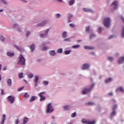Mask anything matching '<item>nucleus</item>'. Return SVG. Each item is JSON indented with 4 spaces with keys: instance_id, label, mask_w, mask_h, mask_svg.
Segmentation results:
<instances>
[{
    "instance_id": "nucleus-1",
    "label": "nucleus",
    "mask_w": 124,
    "mask_h": 124,
    "mask_svg": "<svg viewBox=\"0 0 124 124\" xmlns=\"http://www.w3.org/2000/svg\"><path fill=\"white\" fill-rule=\"evenodd\" d=\"M17 64H21L22 65H25L26 64V59H25V58H24V56L22 54L19 57V61Z\"/></svg>"
},
{
    "instance_id": "nucleus-2",
    "label": "nucleus",
    "mask_w": 124,
    "mask_h": 124,
    "mask_svg": "<svg viewBox=\"0 0 124 124\" xmlns=\"http://www.w3.org/2000/svg\"><path fill=\"white\" fill-rule=\"evenodd\" d=\"M111 23V19L109 17L105 18L104 19V25L106 28L110 27V23Z\"/></svg>"
},
{
    "instance_id": "nucleus-3",
    "label": "nucleus",
    "mask_w": 124,
    "mask_h": 124,
    "mask_svg": "<svg viewBox=\"0 0 124 124\" xmlns=\"http://www.w3.org/2000/svg\"><path fill=\"white\" fill-rule=\"evenodd\" d=\"M94 87V84H93L90 88L89 89H87V88H84L82 91V94H86V93H88L93 89V87Z\"/></svg>"
},
{
    "instance_id": "nucleus-4",
    "label": "nucleus",
    "mask_w": 124,
    "mask_h": 124,
    "mask_svg": "<svg viewBox=\"0 0 124 124\" xmlns=\"http://www.w3.org/2000/svg\"><path fill=\"white\" fill-rule=\"evenodd\" d=\"M81 123L82 124H95V121H90L89 120H87L86 119H82L81 120Z\"/></svg>"
},
{
    "instance_id": "nucleus-5",
    "label": "nucleus",
    "mask_w": 124,
    "mask_h": 124,
    "mask_svg": "<svg viewBox=\"0 0 124 124\" xmlns=\"http://www.w3.org/2000/svg\"><path fill=\"white\" fill-rule=\"evenodd\" d=\"M7 101L12 104L15 101V97L13 96H9L7 97Z\"/></svg>"
},
{
    "instance_id": "nucleus-6",
    "label": "nucleus",
    "mask_w": 124,
    "mask_h": 124,
    "mask_svg": "<svg viewBox=\"0 0 124 124\" xmlns=\"http://www.w3.org/2000/svg\"><path fill=\"white\" fill-rule=\"evenodd\" d=\"M111 6L113 9H117V8H118V1L115 0L113 1L111 4Z\"/></svg>"
},
{
    "instance_id": "nucleus-7",
    "label": "nucleus",
    "mask_w": 124,
    "mask_h": 124,
    "mask_svg": "<svg viewBox=\"0 0 124 124\" xmlns=\"http://www.w3.org/2000/svg\"><path fill=\"white\" fill-rule=\"evenodd\" d=\"M44 93H45V92H41L40 93H39L38 95L40 97V101H42L43 100H45V97L43 96V94H44Z\"/></svg>"
},
{
    "instance_id": "nucleus-8",
    "label": "nucleus",
    "mask_w": 124,
    "mask_h": 124,
    "mask_svg": "<svg viewBox=\"0 0 124 124\" xmlns=\"http://www.w3.org/2000/svg\"><path fill=\"white\" fill-rule=\"evenodd\" d=\"M89 67H90V64L84 63L83 64L82 67V70H86V69H89Z\"/></svg>"
},
{
    "instance_id": "nucleus-9",
    "label": "nucleus",
    "mask_w": 124,
    "mask_h": 124,
    "mask_svg": "<svg viewBox=\"0 0 124 124\" xmlns=\"http://www.w3.org/2000/svg\"><path fill=\"white\" fill-rule=\"evenodd\" d=\"M82 10L84 12H91V13H93V10L88 8H83L82 9Z\"/></svg>"
},
{
    "instance_id": "nucleus-10",
    "label": "nucleus",
    "mask_w": 124,
    "mask_h": 124,
    "mask_svg": "<svg viewBox=\"0 0 124 124\" xmlns=\"http://www.w3.org/2000/svg\"><path fill=\"white\" fill-rule=\"evenodd\" d=\"M5 120H6L5 114H3L1 117L0 124H4V122H5Z\"/></svg>"
},
{
    "instance_id": "nucleus-11",
    "label": "nucleus",
    "mask_w": 124,
    "mask_h": 124,
    "mask_svg": "<svg viewBox=\"0 0 124 124\" xmlns=\"http://www.w3.org/2000/svg\"><path fill=\"white\" fill-rule=\"evenodd\" d=\"M46 25V21H44L41 23H38L37 24V27H43V26H45Z\"/></svg>"
},
{
    "instance_id": "nucleus-12",
    "label": "nucleus",
    "mask_w": 124,
    "mask_h": 124,
    "mask_svg": "<svg viewBox=\"0 0 124 124\" xmlns=\"http://www.w3.org/2000/svg\"><path fill=\"white\" fill-rule=\"evenodd\" d=\"M7 56H8V57H14V55H15V54L13 52H8L6 53Z\"/></svg>"
},
{
    "instance_id": "nucleus-13",
    "label": "nucleus",
    "mask_w": 124,
    "mask_h": 124,
    "mask_svg": "<svg viewBox=\"0 0 124 124\" xmlns=\"http://www.w3.org/2000/svg\"><path fill=\"white\" fill-rule=\"evenodd\" d=\"M38 79H39L38 77L37 76L35 77V80L34 81V82L35 84L34 85L35 87H36V86H37V82H38Z\"/></svg>"
},
{
    "instance_id": "nucleus-14",
    "label": "nucleus",
    "mask_w": 124,
    "mask_h": 124,
    "mask_svg": "<svg viewBox=\"0 0 124 124\" xmlns=\"http://www.w3.org/2000/svg\"><path fill=\"white\" fill-rule=\"evenodd\" d=\"M30 48L31 52H33L34 51V49H35V46H34V44L31 45L30 46Z\"/></svg>"
},
{
    "instance_id": "nucleus-15",
    "label": "nucleus",
    "mask_w": 124,
    "mask_h": 124,
    "mask_svg": "<svg viewBox=\"0 0 124 124\" xmlns=\"http://www.w3.org/2000/svg\"><path fill=\"white\" fill-rule=\"evenodd\" d=\"M84 49H88V50H93V49H94V47L86 46H84Z\"/></svg>"
},
{
    "instance_id": "nucleus-16",
    "label": "nucleus",
    "mask_w": 124,
    "mask_h": 124,
    "mask_svg": "<svg viewBox=\"0 0 124 124\" xmlns=\"http://www.w3.org/2000/svg\"><path fill=\"white\" fill-rule=\"evenodd\" d=\"M37 97L36 96H32L31 97L30 99L29 100V102H32V101H34V100H36Z\"/></svg>"
},
{
    "instance_id": "nucleus-17",
    "label": "nucleus",
    "mask_w": 124,
    "mask_h": 124,
    "mask_svg": "<svg viewBox=\"0 0 124 124\" xmlns=\"http://www.w3.org/2000/svg\"><path fill=\"white\" fill-rule=\"evenodd\" d=\"M124 61V57H121L118 60V63H123Z\"/></svg>"
},
{
    "instance_id": "nucleus-18",
    "label": "nucleus",
    "mask_w": 124,
    "mask_h": 124,
    "mask_svg": "<svg viewBox=\"0 0 124 124\" xmlns=\"http://www.w3.org/2000/svg\"><path fill=\"white\" fill-rule=\"evenodd\" d=\"M43 46H44L42 48V51H46V50H48V46H45V44L43 43Z\"/></svg>"
},
{
    "instance_id": "nucleus-19",
    "label": "nucleus",
    "mask_w": 124,
    "mask_h": 124,
    "mask_svg": "<svg viewBox=\"0 0 124 124\" xmlns=\"http://www.w3.org/2000/svg\"><path fill=\"white\" fill-rule=\"evenodd\" d=\"M112 80H113V78H109L108 79L106 80L105 83H106V84H107L108 83H110V82H112Z\"/></svg>"
},
{
    "instance_id": "nucleus-20",
    "label": "nucleus",
    "mask_w": 124,
    "mask_h": 124,
    "mask_svg": "<svg viewBox=\"0 0 124 124\" xmlns=\"http://www.w3.org/2000/svg\"><path fill=\"white\" fill-rule=\"evenodd\" d=\"M49 55L54 56L55 55H56V51L55 50H50L49 51Z\"/></svg>"
},
{
    "instance_id": "nucleus-21",
    "label": "nucleus",
    "mask_w": 124,
    "mask_h": 124,
    "mask_svg": "<svg viewBox=\"0 0 124 124\" xmlns=\"http://www.w3.org/2000/svg\"><path fill=\"white\" fill-rule=\"evenodd\" d=\"M118 91H119V92H121V93H124V88L122 87H120L118 89H116V92Z\"/></svg>"
},
{
    "instance_id": "nucleus-22",
    "label": "nucleus",
    "mask_w": 124,
    "mask_h": 124,
    "mask_svg": "<svg viewBox=\"0 0 124 124\" xmlns=\"http://www.w3.org/2000/svg\"><path fill=\"white\" fill-rule=\"evenodd\" d=\"M23 124H27V123L29 122V118H28L27 117H25L23 119Z\"/></svg>"
},
{
    "instance_id": "nucleus-23",
    "label": "nucleus",
    "mask_w": 124,
    "mask_h": 124,
    "mask_svg": "<svg viewBox=\"0 0 124 124\" xmlns=\"http://www.w3.org/2000/svg\"><path fill=\"white\" fill-rule=\"evenodd\" d=\"M75 1V0H71L70 1H69V5L70 6H71L72 4H74Z\"/></svg>"
},
{
    "instance_id": "nucleus-24",
    "label": "nucleus",
    "mask_w": 124,
    "mask_h": 124,
    "mask_svg": "<svg viewBox=\"0 0 124 124\" xmlns=\"http://www.w3.org/2000/svg\"><path fill=\"white\" fill-rule=\"evenodd\" d=\"M66 36H67V35L66 34V32L65 31L63 32V33H62V38H66Z\"/></svg>"
},
{
    "instance_id": "nucleus-25",
    "label": "nucleus",
    "mask_w": 124,
    "mask_h": 124,
    "mask_svg": "<svg viewBox=\"0 0 124 124\" xmlns=\"http://www.w3.org/2000/svg\"><path fill=\"white\" fill-rule=\"evenodd\" d=\"M7 84L8 86H11V84H12L11 79L9 78L8 79L7 81Z\"/></svg>"
},
{
    "instance_id": "nucleus-26",
    "label": "nucleus",
    "mask_w": 124,
    "mask_h": 124,
    "mask_svg": "<svg viewBox=\"0 0 124 124\" xmlns=\"http://www.w3.org/2000/svg\"><path fill=\"white\" fill-rule=\"evenodd\" d=\"M86 105H88V106H90L91 105H94V103L93 102H88L86 103Z\"/></svg>"
},
{
    "instance_id": "nucleus-27",
    "label": "nucleus",
    "mask_w": 124,
    "mask_h": 124,
    "mask_svg": "<svg viewBox=\"0 0 124 124\" xmlns=\"http://www.w3.org/2000/svg\"><path fill=\"white\" fill-rule=\"evenodd\" d=\"M23 75H24V74L23 73H20L18 74V78L20 79H22L23 78Z\"/></svg>"
},
{
    "instance_id": "nucleus-28",
    "label": "nucleus",
    "mask_w": 124,
    "mask_h": 124,
    "mask_svg": "<svg viewBox=\"0 0 124 124\" xmlns=\"http://www.w3.org/2000/svg\"><path fill=\"white\" fill-rule=\"evenodd\" d=\"M80 47V45H77L75 46H72V48H74V49H78Z\"/></svg>"
},
{
    "instance_id": "nucleus-29",
    "label": "nucleus",
    "mask_w": 124,
    "mask_h": 124,
    "mask_svg": "<svg viewBox=\"0 0 124 124\" xmlns=\"http://www.w3.org/2000/svg\"><path fill=\"white\" fill-rule=\"evenodd\" d=\"M48 32H49V29H47L45 31L44 34L46 36H47V35H48Z\"/></svg>"
},
{
    "instance_id": "nucleus-30",
    "label": "nucleus",
    "mask_w": 124,
    "mask_h": 124,
    "mask_svg": "<svg viewBox=\"0 0 124 124\" xmlns=\"http://www.w3.org/2000/svg\"><path fill=\"white\" fill-rule=\"evenodd\" d=\"M116 115V110H113V111L111 113V117H114Z\"/></svg>"
},
{
    "instance_id": "nucleus-31",
    "label": "nucleus",
    "mask_w": 124,
    "mask_h": 124,
    "mask_svg": "<svg viewBox=\"0 0 124 124\" xmlns=\"http://www.w3.org/2000/svg\"><path fill=\"white\" fill-rule=\"evenodd\" d=\"M57 53H60V54H62V48H59L57 49Z\"/></svg>"
},
{
    "instance_id": "nucleus-32",
    "label": "nucleus",
    "mask_w": 124,
    "mask_h": 124,
    "mask_svg": "<svg viewBox=\"0 0 124 124\" xmlns=\"http://www.w3.org/2000/svg\"><path fill=\"white\" fill-rule=\"evenodd\" d=\"M15 47L17 49V50L19 51V52H21L22 51V48L18 47L17 46H15Z\"/></svg>"
},
{
    "instance_id": "nucleus-33",
    "label": "nucleus",
    "mask_w": 124,
    "mask_h": 124,
    "mask_svg": "<svg viewBox=\"0 0 124 124\" xmlns=\"http://www.w3.org/2000/svg\"><path fill=\"white\" fill-rule=\"evenodd\" d=\"M108 61H110V62H113V61H114V58L111 57H109L108 58Z\"/></svg>"
},
{
    "instance_id": "nucleus-34",
    "label": "nucleus",
    "mask_w": 124,
    "mask_h": 124,
    "mask_svg": "<svg viewBox=\"0 0 124 124\" xmlns=\"http://www.w3.org/2000/svg\"><path fill=\"white\" fill-rule=\"evenodd\" d=\"M54 110L53 109H47V113H52V112Z\"/></svg>"
},
{
    "instance_id": "nucleus-35",
    "label": "nucleus",
    "mask_w": 124,
    "mask_h": 124,
    "mask_svg": "<svg viewBox=\"0 0 124 124\" xmlns=\"http://www.w3.org/2000/svg\"><path fill=\"white\" fill-rule=\"evenodd\" d=\"M122 37L124 38V27L122 31Z\"/></svg>"
},
{
    "instance_id": "nucleus-36",
    "label": "nucleus",
    "mask_w": 124,
    "mask_h": 124,
    "mask_svg": "<svg viewBox=\"0 0 124 124\" xmlns=\"http://www.w3.org/2000/svg\"><path fill=\"white\" fill-rule=\"evenodd\" d=\"M51 108H52V104L50 103L47 106V109H51Z\"/></svg>"
},
{
    "instance_id": "nucleus-37",
    "label": "nucleus",
    "mask_w": 124,
    "mask_h": 124,
    "mask_svg": "<svg viewBox=\"0 0 124 124\" xmlns=\"http://www.w3.org/2000/svg\"><path fill=\"white\" fill-rule=\"evenodd\" d=\"M29 78H30V79H31V78H32V77H33V74H29L28 76Z\"/></svg>"
},
{
    "instance_id": "nucleus-38",
    "label": "nucleus",
    "mask_w": 124,
    "mask_h": 124,
    "mask_svg": "<svg viewBox=\"0 0 124 124\" xmlns=\"http://www.w3.org/2000/svg\"><path fill=\"white\" fill-rule=\"evenodd\" d=\"M29 94H28V93H25L24 94V97H29Z\"/></svg>"
},
{
    "instance_id": "nucleus-39",
    "label": "nucleus",
    "mask_w": 124,
    "mask_h": 124,
    "mask_svg": "<svg viewBox=\"0 0 124 124\" xmlns=\"http://www.w3.org/2000/svg\"><path fill=\"white\" fill-rule=\"evenodd\" d=\"M0 39L1 40V41H4V40H5V38H4L3 36H1L0 37Z\"/></svg>"
},
{
    "instance_id": "nucleus-40",
    "label": "nucleus",
    "mask_w": 124,
    "mask_h": 124,
    "mask_svg": "<svg viewBox=\"0 0 124 124\" xmlns=\"http://www.w3.org/2000/svg\"><path fill=\"white\" fill-rule=\"evenodd\" d=\"M90 31H91V28H90V26L87 27V28L86 27V31H87V32H90Z\"/></svg>"
},
{
    "instance_id": "nucleus-41",
    "label": "nucleus",
    "mask_w": 124,
    "mask_h": 124,
    "mask_svg": "<svg viewBox=\"0 0 124 124\" xmlns=\"http://www.w3.org/2000/svg\"><path fill=\"white\" fill-rule=\"evenodd\" d=\"M69 27H70V28H74V27H75V25H74V24H72V23H70V24H69Z\"/></svg>"
},
{
    "instance_id": "nucleus-42",
    "label": "nucleus",
    "mask_w": 124,
    "mask_h": 124,
    "mask_svg": "<svg viewBox=\"0 0 124 124\" xmlns=\"http://www.w3.org/2000/svg\"><path fill=\"white\" fill-rule=\"evenodd\" d=\"M68 19H70L71 18H72L73 17V16L71 14H69L68 15Z\"/></svg>"
},
{
    "instance_id": "nucleus-43",
    "label": "nucleus",
    "mask_w": 124,
    "mask_h": 124,
    "mask_svg": "<svg viewBox=\"0 0 124 124\" xmlns=\"http://www.w3.org/2000/svg\"><path fill=\"white\" fill-rule=\"evenodd\" d=\"M63 41L65 42H66V41L69 42V41H70V38H68L64 39L63 40Z\"/></svg>"
},
{
    "instance_id": "nucleus-44",
    "label": "nucleus",
    "mask_w": 124,
    "mask_h": 124,
    "mask_svg": "<svg viewBox=\"0 0 124 124\" xmlns=\"http://www.w3.org/2000/svg\"><path fill=\"white\" fill-rule=\"evenodd\" d=\"M70 50H66L65 51V55H68L69 54H70Z\"/></svg>"
},
{
    "instance_id": "nucleus-45",
    "label": "nucleus",
    "mask_w": 124,
    "mask_h": 124,
    "mask_svg": "<svg viewBox=\"0 0 124 124\" xmlns=\"http://www.w3.org/2000/svg\"><path fill=\"white\" fill-rule=\"evenodd\" d=\"M76 116V112H74L71 114L72 118H74Z\"/></svg>"
},
{
    "instance_id": "nucleus-46",
    "label": "nucleus",
    "mask_w": 124,
    "mask_h": 124,
    "mask_svg": "<svg viewBox=\"0 0 124 124\" xmlns=\"http://www.w3.org/2000/svg\"><path fill=\"white\" fill-rule=\"evenodd\" d=\"M98 32H99V33H100V32H101V31H102V28H101V27H99V28H98Z\"/></svg>"
},
{
    "instance_id": "nucleus-47",
    "label": "nucleus",
    "mask_w": 124,
    "mask_h": 124,
    "mask_svg": "<svg viewBox=\"0 0 124 124\" xmlns=\"http://www.w3.org/2000/svg\"><path fill=\"white\" fill-rule=\"evenodd\" d=\"M92 37H95V35L93 34H92L90 35V39H92Z\"/></svg>"
},
{
    "instance_id": "nucleus-48",
    "label": "nucleus",
    "mask_w": 124,
    "mask_h": 124,
    "mask_svg": "<svg viewBox=\"0 0 124 124\" xmlns=\"http://www.w3.org/2000/svg\"><path fill=\"white\" fill-rule=\"evenodd\" d=\"M15 124H19V119H17L15 121Z\"/></svg>"
},
{
    "instance_id": "nucleus-49",
    "label": "nucleus",
    "mask_w": 124,
    "mask_h": 124,
    "mask_svg": "<svg viewBox=\"0 0 124 124\" xmlns=\"http://www.w3.org/2000/svg\"><path fill=\"white\" fill-rule=\"evenodd\" d=\"M48 83L49 82L47 81H44L43 82L44 85H48Z\"/></svg>"
},
{
    "instance_id": "nucleus-50",
    "label": "nucleus",
    "mask_w": 124,
    "mask_h": 124,
    "mask_svg": "<svg viewBox=\"0 0 124 124\" xmlns=\"http://www.w3.org/2000/svg\"><path fill=\"white\" fill-rule=\"evenodd\" d=\"M30 34H31V32H30V31H27V32L26 34V35L27 37H28V36H29V35H30Z\"/></svg>"
},
{
    "instance_id": "nucleus-51",
    "label": "nucleus",
    "mask_w": 124,
    "mask_h": 124,
    "mask_svg": "<svg viewBox=\"0 0 124 124\" xmlns=\"http://www.w3.org/2000/svg\"><path fill=\"white\" fill-rule=\"evenodd\" d=\"M23 89H24V87H20V88H19L18 89V92H20V91H22V90H23Z\"/></svg>"
},
{
    "instance_id": "nucleus-52",
    "label": "nucleus",
    "mask_w": 124,
    "mask_h": 124,
    "mask_svg": "<svg viewBox=\"0 0 124 124\" xmlns=\"http://www.w3.org/2000/svg\"><path fill=\"white\" fill-rule=\"evenodd\" d=\"M40 36L41 37H44V36H46L45 35V34H42V33H41V34H40Z\"/></svg>"
},
{
    "instance_id": "nucleus-53",
    "label": "nucleus",
    "mask_w": 124,
    "mask_h": 124,
    "mask_svg": "<svg viewBox=\"0 0 124 124\" xmlns=\"http://www.w3.org/2000/svg\"><path fill=\"white\" fill-rule=\"evenodd\" d=\"M4 90H3V89H2L1 90V95H2V94H4Z\"/></svg>"
},
{
    "instance_id": "nucleus-54",
    "label": "nucleus",
    "mask_w": 124,
    "mask_h": 124,
    "mask_svg": "<svg viewBox=\"0 0 124 124\" xmlns=\"http://www.w3.org/2000/svg\"><path fill=\"white\" fill-rule=\"evenodd\" d=\"M117 108H118V106L117 105L113 106V109H117Z\"/></svg>"
},
{
    "instance_id": "nucleus-55",
    "label": "nucleus",
    "mask_w": 124,
    "mask_h": 124,
    "mask_svg": "<svg viewBox=\"0 0 124 124\" xmlns=\"http://www.w3.org/2000/svg\"><path fill=\"white\" fill-rule=\"evenodd\" d=\"M1 1L3 2V4H7V2H6L5 0H2Z\"/></svg>"
},
{
    "instance_id": "nucleus-56",
    "label": "nucleus",
    "mask_w": 124,
    "mask_h": 124,
    "mask_svg": "<svg viewBox=\"0 0 124 124\" xmlns=\"http://www.w3.org/2000/svg\"><path fill=\"white\" fill-rule=\"evenodd\" d=\"M56 17H57V18H59V17H61V14H57Z\"/></svg>"
},
{
    "instance_id": "nucleus-57",
    "label": "nucleus",
    "mask_w": 124,
    "mask_h": 124,
    "mask_svg": "<svg viewBox=\"0 0 124 124\" xmlns=\"http://www.w3.org/2000/svg\"><path fill=\"white\" fill-rule=\"evenodd\" d=\"M113 37H115V36H114V35H112L109 37L108 39H111V38H113Z\"/></svg>"
},
{
    "instance_id": "nucleus-58",
    "label": "nucleus",
    "mask_w": 124,
    "mask_h": 124,
    "mask_svg": "<svg viewBox=\"0 0 124 124\" xmlns=\"http://www.w3.org/2000/svg\"><path fill=\"white\" fill-rule=\"evenodd\" d=\"M64 109H68V108H70L69 106H65L64 107Z\"/></svg>"
},
{
    "instance_id": "nucleus-59",
    "label": "nucleus",
    "mask_w": 124,
    "mask_h": 124,
    "mask_svg": "<svg viewBox=\"0 0 124 124\" xmlns=\"http://www.w3.org/2000/svg\"><path fill=\"white\" fill-rule=\"evenodd\" d=\"M3 70L4 71L5 70H6V66H4L3 68Z\"/></svg>"
},
{
    "instance_id": "nucleus-60",
    "label": "nucleus",
    "mask_w": 124,
    "mask_h": 124,
    "mask_svg": "<svg viewBox=\"0 0 124 124\" xmlns=\"http://www.w3.org/2000/svg\"><path fill=\"white\" fill-rule=\"evenodd\" d=\"M108 95H110V96L113 95V93H108Z\"/></svg>"
},
{
    "instance_id": "nucleus-61",
    "label": "nucleus",
    "mask_w": 124,
    "mask_h": 124,
    "mask_svg": "<svg viewBox=\"0 0 124 124\" xmlns=\"http://www.w3.org/2000/svg\"><path fill=\"white\" fill-rule=\"evenodd\" d=\"M121 18L122 19V20L123 21V22H124V18L123 16H121Z\"/></svg>"
},
{
    "instance_id": "nucleus-62",
    "label": "nucleus",
    "mask_w": 124,
    "mask_h": 124,
    "mask_svg": "<svg viewBox=\"0 0 124 124\" xmlns=\"http://www.w3.org/2000/svg\"><path fill=\"white\" fill-rule=\"evenodd\" d=\"M21 1H24V2H27V0H21Z\"/></svg>"
},
{
    "instance_id": "nucleus-63",
    "label": "nucleus",
    "mask_w": 124,
    "mask_h": 124,
    "mask_svg": "<svg viewBox=\"0 0 124 124\" xmlns=\"http://www.w3.org/2000/svg\"><path fill=\"white\" fill-rule=\"evenodd\" d=\"M1 70V65L0 64V71Z\"/></svg>"
},
{
    "instance_id": "nucleus-64",
    "label": "nucleus",
    "mask_w": 124,
    "mask_h": 124,
    "mask_svg": "<svg viewBox=\"0 0 124 124\" xmlns=\"http://www.w3.org/2000/svg\"><path fill=\"white\" fill-rule=\"evenodd\" d=\"M68 20H69V21H68L69 23H70V22H71V21H70V18H68Z\"/></svg>"
}]
</instances>
